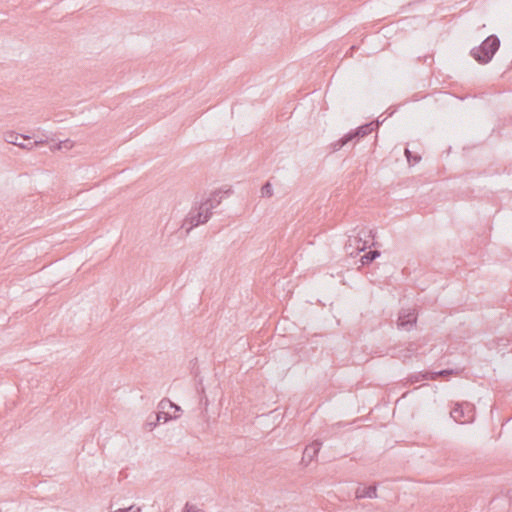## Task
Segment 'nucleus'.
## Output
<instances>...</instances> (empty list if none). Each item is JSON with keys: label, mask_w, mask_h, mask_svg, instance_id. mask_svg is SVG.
Wrapping results in <instances>:
<instances>
[{"label": "nucleus", "mask_w": 512, "mask_h": 512, "mask_svg": "<svg viewBox=\"0 0 512 512\" xmlns=\"http://www.w3.org/2000/svg\"><path fill=\"white\" fill-rule=\"evenodd\" d=\"M220 202L221 199L216 192L196 202L185 217L182 226L186 228L187 231H190L194 227L206 223L212 215V210L216 208Z\"/></svg>", "instance_id": "nucleus-1"}, {"label": "nucleus", "mask_w": 512, "mask_h": 512, "mask_svg": "<svg viewBox=\"0 0 512 512\" xmlns=\"http://www.w3.org/2000/svg\"><path fill=\"white\" fill-rule=\"evenodd\" d=\"M500 47V40L496 35L488 36L480 46L471 50V56L480 64L489 63Z\"/></svg>", "instance_id": "nucleus-2"}, {"label": "nucleus", "mask_w": 512, "mask_h": 512, "mask_svg": "<svg viewBox=\"0 0 512 512\" xmlns=\"http://www.w3.org/2000/svg\"><path fill=\"white\" fill-rule=\"evenodd\" d=\"M2 138L6 143L18 146L19 148H21L23 150H27V151H31L34 149V147L40 146V145H43L46 143V140H44V139L35 140L33 143H17V139L21 138L24 140H29L31 137L28 135L18 134L17 132H15L13 130L5 131L2 135Z\"/></svg>", "instance_id": "nucleus-3"}, {"label": "nucleus", "mask_w": 512, "mask_h": 512, "mask_svg": "<svg viewBox=\"0 0 512 512\" xmlns=\"http://www.w3.org/2000/svg\"><path fill=\"white\" fill-rule=\"evenodd\" d=\"M474 406L470 403L456 404L451 410L450 416L460 424L471 423L474 420Z\"/></svg>", "instance_id": "nucleus-4"}, {"label": "nucleus", "mask_w": 512, "mask_h": 512, "mask_svg": "<svg viewBox=\"0 0 512 512\" xmlns=\"http://www.w3.org/2000/svg\"><path fill=\"white\" fill-rule=\"evenodd\" d=\"M374 129V123H367L358 127L355 131L347 133L343 138H341L338 142L333 144V150L336 151L340 149L342 146L353 140L354 138L364 137L370 134Z\"/></svg>", "instance_id": "nucleus-5"}, {"label": "nucleus", "mask_w": 512, "mask_h": 512, "mask_svg": "<svg viewBox=\"0 0 512 512\" xmlns=\"http://www.w3.org/2000/svg\"><path fill=\"white\" fill-rule=\"evenodd\" d=\"M417 321L414 309H402L398 316V327L410 331Z\"/></svg>", "instance_id": "nucleus-6"}, {"label": "nucleus", "mask_w": 512, "mask_h": 512, "mask_svg": "<svg viewBox=\"0 0 512 512\" xmlns=\"http://www.w3.org/2000/svg\"><path fill=\"white\" fill-rule=\"evenodd\" d=\"M173 407H174V403H172L170 400H168V399L161 400L158 405L159 411L156 414V421L157 422H161V421L167 422L172 419H177L179 417L178 414L169 413V408H173Z\"/></svg>", "instance_id": "nucleus-7"}, {"label": "nucleus", "mask_w": 512, "mask_h": 512, "mask_svg": "<svg viewBox=\"0 0 512 512\" xmlns=\"http://www.w3.org/2000/svg\"><path fill=\"white\" fill-rule=\"evenodd\" d=\"M366 248L367 242L364 241L360 236H350L347 243L345 244L346 252L350 256L357 255L359 252L364 251Z\"/></svg>", "instance_id": "nucleus-8"}, {"label": "nucleus", "mask_w": 512, "mask_h": 512, "mask_svg": "<svg viewBox=\"0 0 512 512\" xmlns=\"http://www.w3.org/2000/svg\"><path fill=\"white\" fill-rule=\"evenodd\" d=\"M319 451L320 444L317 442H313L312 444L306 446L302 456V463L305 466H308L317 457Z\"/></svg>", "instance_id": "nucleus-9"}, {"label": "nucleus", "mask_w": 512, "mask_h": 512, "mask_svg": "<svg viewBox=\"0 0 512 512\" xmlns=\"http://www.w3.org/2000/svg\"><path fill=\"white\" fill-rule=\"evenodd\" d=\"M357 498H376L377 497V488L376 486H369L363 489H358L356 491Z\"/></svg>", "instance_id": "nucleus-10"}, {"label": "nucleus", "mask_w": 512, "mask_h": 512, "mask_svg": "<svg viewBox=\"0 0 512 512\" xmlns=\"http://www.w3.org/2000/svg\"><path fill=\"white\" fill-rule=\"evenodd\" d=\"M74 147V142L70 139H66L64 141H60L59 143L52 145L50 147L51 151H60V150H71Z\"/></svg>", "instance_id": "nucleus-11"}, {"label": "nucleus", "mask_w": 512, "mask_h": 512, "mask_svg": "<svg viewBox=\"0 0 512 512\" xmlns=\"http://www.w3.org/2000/svg\"><path fill=\"white\" fill-rule=\"evenodd\" d=\"M380 256V252L378 250L369 251L368 253L364 254L361 258L362 264H369L376 258Z\"/></svg>", "instance_id": "nucleus-12"}, {"label": "nucleus", "mask_w": 512, "mask_h": 512, "mask_svg": "<svg viewBox=\"0 0 512 512\" xmlns=\"http://www.w3.org/2000/svg\"><path fill=\"white\" fill-rule=\"evenodd\" d=\"M262 197H271L273 195V187L270 182H267L261 188Z\"/></svg>", "instance_id": "nucleus-13"}, {"label": "nucleus", "mask_w": 512, "mask_h": 512, "mask_svg": "<svg viewBox=\"0 0 512 512\" xmlns=\"http://www.w3.org/2000/svg\"><path fill=\"white\" fill-rule=\"evenodd\" d=\"M405 156L408 160V162L410 163L413 159L414 163H417L420 161L421 157L420 156H412V153L409 149H405Z\"/></svg>", "instance_id": "nucleus-14"}, {"label": "nucleus", "mask_w": 512, "mask_h": 512, "mask_svg": "<svg viewBox=\"0 0 512 512\" xmlns=\"http://www.w3.org/2000/svg\"><path fill=\"white\" fill-rule=\"evenodd\" d=\"M183 512H199V511H195L193 506L186 504Z\"/></svg>", "instance_id": "nucleus-15"}, {"label": "nucleus", "mask_w": 512, "mask_h": 512, "mask_svg": "<svg viewBox=\"0 0 512 512\" xmlns=\"http://www.w3.org/2000/svg\"><path fill=\"white\" fill-rule=\"evenodd\" d=\"M158 423L159 422L155 420L154 422H147L146 426L149 428V430H153Z\"/></svg>", "instance_id": "nucleus-16"}, {"label": "nucleus", "mask_w": 512, "mask_h": 512, "mask_svg": "<svg viewBox=\"0 0 512 512\" xmlns=\"http://www.w3.org/2000/svg\"><path fill=\"white\" fill-rule=\"evenodd\" d=\"M452 370H442L436 373V375H448L451 374Z\"/></svg>", "instance_id": "nucleus-17"}, {"label": "nucleus", "mask_w": 512, "mask_h": 512, "mask_svg": "<svg viewBox=\"0 0 512 512\" xmlns=\"http://www.w3.org/2000/svg\"><path fill=\"white\" fill-rule=\"evenodd\" d=\"M416 349H417V347L415 346V344H413V343L409 344V347H408L409 352H414V351H416Z\"/></svg>", "instance_id": "nucleus-18"}, {"label": "nucleus", "mask_w": 512, "mask_h": 512, "mask_svg": "<svg viewBox=\"0 0 512 512\" xmlns=\"http://www.w3.org/2000/svg\"><path fill=\"white\" fill-rule=\"evenodd\" d=\"M173 409L174 410V413L173 414H177V412L180 411V407L177 406L176 404H174V407L173 408H169V410Z\"/></svg>", "instance_id": "nucleus-19"}]
</instances>
